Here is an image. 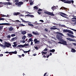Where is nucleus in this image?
<instances>
[{"label": "nucleus", "instance_id": "cd10ccee", "mask_svg": "<svg viewBox=\"0 0 76 76\" xmlns=\"http://www.w3.org/2000/svg\"><path fill=\"white\" fill-rule=\"evenodd\" d=\"M10 23H3V25H10Z\"/></svg>", "mask_w": 76, "mask_h": 76}, {"label": "nucleus", "instance_id": "f03ea898", "mask_svg": "<svg viewBox=\"0 0 76 76\" xmlns=\"http://www.w3.org/2000/svg\"><path fill=\"white\" fill-rule=\"evenodd\" d=\"M23 3V2L22 1L19 2H16L15 4L16 6H18V7H21V5H22Z\"/></svg>", "mask_w": 76, "mask_h": 76}, {"label": "nucleus", "instance_id": "9b49d317", "mask_svg": "<svg viewBox=\"0 0 76 76\" xmlns=\"http://www.w3.org/2000/svg\"><path fill=\"white\" fill-rule=\"evenodd\" d=\"M23 46L25 48H28V47H29V45L28 44H26V43H25V44L23 45Z\"/></svg>", "mask_w": 76, "mask_h": 76}, {"label": "nucleus", "instance_id": "6e6d98bb", "mask_svg": "<svg viewBox=\"0 0 76 76\" xmlns=\"http://www.w3.org/2000/svg\"><path fill=\"white\" fill-rule=\"evenodd\" d=\"M7 53H9V52H4V54H5V53L7 54Z\"/></svg>", "mask_w": 76, "mask_h": 76}, {"label": "nucleus", "instance_id": "e2e57ef3", "mask_svg": "<svg viewBox=\"0 0 76 76\" xmlns=\"http://www.w3.org/2000/svg\"><path fill=\"white\" fill-rule=\"evenodd\" d=\"M20 16H24V15L22 14H20Z\"/></svg>", "mask_w": 76, "mask_h": 76}, {"label": "nucleus", "instance_id": "6ab92c4d", "mask_svg": "<svg viewBox=\"0 0 76 76\" xmlns=\"http://www.w3.org/2000/svg\"><path fill=\"white\" fill-rule=\"evenodd\" d=\"M50 29H51V30H56V29H57V30H59L58 28H54L53 27H51L50 28Z\"/></svg>", "mask_w": 76, "mask_h": 76}, {"label": "nucleus", "instance_id": "c9c22d12", "mask_svg": "<svg viewBox=\"0 0 76 76\" xmlns=\"http://www.w3.org/2000/svg\"><path fill=\"white\" fill-rule=\"evenodd\" d=\"M34 48H35V49L36 50H38V49H39L37 47H34Z\"/></svg>", "mask_w": 76, "mask_h": 76}, {"label": "nucleus", "instance_id": "9d476101", "mask_svg": "<svg viewBox=\"0 0 76 76\" xmlns=\"http://www.w3.org/2000/svg\"><path fill=\"white\" fill-rule=\"evenodd\" d=\"M13 15H14L17 16V15H20V13L17 12H14L13 13Z\"/></svg>", "mask_w": 76, "mask_h": 76}, {"label": "nucleus", "instance_id": "dca6fc26", "mask_svg": "<svg viewBox=\"0 0 76 76\" xmlns=\"http://www.w3.org/2000/svg\"><path fill=\"white\" fill-rule=\"evenodd\" d=\"M17 47H19V48H21V47H23V48H24L23 45H18Z\"/></svg>", "mask_w": 76, "mask_h": 76}, {"label": "nucleus", "instance_id": "58836bf2", "mask_svg": "<svg viewBox=\"0 0 76 76\" xmlns=\"http://www.w3.org/2000/svg\"><path fill=\"white\" fill-rule=\"evenodd\" d=\"M28 25H29V26H33V24H32L31 23H28Z\"/></svg>", "mask_w": 76, "mask_h": 76}, {"label": "nucleus", "instance_id": "7c9ffc66", "mask_svg": "<svg viewBox=\"0 0 76 76\" xmlns=\"http://www.w3.org/2000/svg\"><path fill=\"white\" fill-rule=\"evenodd\" d=\"M3 26H0V31H1L3 29Z\"/></svg>", "mask_w": 76, "mask_h": 76}, {"label": "nucleus", "instance_id": "b1692460", "mask_svg": "<svg viewBox=\"0 0 76 76\" xmlns=\"http://www.w3.org/2000/svg\"><path fill=\"white\" fill-rule=\"evenodd\" d=\"M31 41H33L32 40V38H30V39H29L28 41H27L28 42H31Z\"/></svg>", "mask_w": 76, "mask_h": 76}, {"label": "nucleus", "instance_id": "7ed1b4c3", "mask_svg": "<svg viewBox=\"0 0 76 76\" xmlns=\"http://www.w3.org/2000/svg\"><path fill=\"white\" fill-rule=\"evenodd\" d=\"M44 13L46 14H47V15H50V16H54V14L53 13L49 12L48 11H45Z\"/></svg>", "mask_w": 76, "mask_h": 76}, {"label": "nucleus", "instance_id": "5701e85b", "mask_svg": "<svg viewBox=\"0 0 76 76\" xmlns=\"http://www.w3.org/2000/svg\"><path fill=\"white\" fill-rule=\"evenodd\" d=\"M19 27H21L22 26H25V25L22 24L20 23L19 24Z\"/></svg>", "mask_w": 76, "mask_h": 76}, {"label": "nucleus", "instance_id": "680f3d73", "mask_svg": "<svg viewBox=\"0 0 76 76\" xmlns=\"http://www.w3.org/2000/svg\"><path fill=\"white\" fill-rule=\"evenodd\" d=\"M8 53H9L10 54H13L12 52H9Z\"/></svg>", "mask_w": 76, "mask_h": 76}, {"label": "nucleus", "instance_id": "13d9d810", "mask_svg": "<svg viewBox=\"0 0 76 76\" xmlns=\"http://www.w3.org/2000/svg\"><path fill=\"white\" fill-rule=\"evenodd\" d=\"M42 10L41 9H39L38 10V11H42Z\"/></svg>", "mask_w": 76, "mask_h": 76}, {"label": "nucleus", "instance_id": "2f4dec72", "mask_svg": "<svg viewBox=\"0 0 76 76\" xmlns=\"http://www.w3.org/2000/svg\"><path fill=\"white\" fill-rule=\"evenodd\" d=\"M32 33L33 34H34V35H38V33H36L35 32H34V31H33L32 32Z\"/></svg>", "mask_w": 76, "mask_h": 76}, {"label": "nucleus", "instance_id": "423d86ee", "mask_svg": "<svg viewBox=\"0 0 76 76\" xmlns=\"http://www.w3.org/2000/svg\"><path fill=\"white\" fill-rule=\"evenodd\" d=\"M61 40V41L60 42H62V44H64V45H67V42H66V41L63 40V39Z\"/></svg>", "mask_w": 76, "mask_h": 76}, {"label": "nucleus", "instance_id": "c03bdc74", "mask_svg": "<svg viewBox=\"0 0 76 76\" xmlns=\"http://www.w3.org/2000/svg\"><path fill=\"white\" fill-rule=\"evenodd\" d=\"M69 29H72V30L73 31H75L76 32V30L74 29H73L71 28H69Z\"/></svg>", "mask_w": 76, "mask_h": 76}, {"label": "nucleus", "instance_id": "8fccbe9b", "mask_svg": "<svg viewBox=\"0 0 76 76\" xmlns=\"http://www.w3.org/2000/svg\"><path fill=\"white\" fill-rule=\"evenodd\" d=\"M38 13L39 15H41V12L38 11L37 12Z\"/></svg>", "mask_w": 76, "mask_h": 76}, {"label": "nucleus", "instance_id": "603ef678", "mask_svg": "<svg viewBox=\"0 0 76 76\" xmlns=\"http://www.w3.org/2000/svg\"><path fill=\"white\" fill-rule=\"evenodd\" d=\"M62 27H64V28H66V26L63 25H62Z\"/></svg>", "mask_w": 76, "mask_h": 76}, {"label": "nucleus", "instance_id": "774afa93", "mask_svg": "<svg viewBox=\"0 0 76 76\" xmlns=\"http://www.w3.org/2000/svg\"><path fill=\"white\" fill-rule=\"evenodd\" d=\"M72 19H75V20H76V18H72Z\"/></svg>", "mask_w": 76, "mask_h": 76}, {"label": "nucleus", "instance_id": "4be33fe9", "mask_svg": "<svg viewBox=\"0 0 76 76\" xmlns=\"http://www.w3.org/2000/svg\"><path fill=\"white\" fill-rule=\"evenodd\" d=\"M26 34V32L25 31H24L21 32V34H23V35H25Z\"/></svg>", "mask_w": 76, "mask_h": 76}, {"label": "nucleus", "instance_id": "5fc2aeb1", "mask_svg": "<svg viewBox=\"0 0 76 76\" xmlns=\"http://www.w3.org/2000/svg\"><path fill=\"white\" fill-rule=\"evenodd\" d=\"M11 37L10 36V35H8L7 36V38H11Z\"/></svg>", "mask_w": 76, "mask_h": 76}, {"label": "nucleus", "instance_id": "4c0bfd02", "mask_svg": "<svg viewBox=\"0 0 76 76\" xmlns=\"http://www.w3.org/2000/svg\"><path fill=\"white\" fill-rule=\"evenodd\" d=\"M58 33L59 35H61V36H64V35H63V34L60 32H58Z\"/></svg>", "mask_w": 76, "mask_h": 76}, {"label": "nucleus", "instance_id": "c85d7f7f", "mask_svg": "<svg viewBox=\"0 0 76 76\" xmlns=\"http://www.w3.org/2000/svg\"><path fill=\"white\" fill-rule=\"evenodd\" d=\"M26 38V36H24L23 37H22V39L23 40H25V39Z\"/></svg>", "mask_w": 76, "mask_h": 76}, {"label": "nucleus", "instance_id": "e433bc0d", "mask_svg": "<svg viewBox=\"0 0 76 76\" xmlns=\"http://www.w3.org/2000/svg\"><path fill=\"white\" fill-rule=\"evenodd\" d=\"M17 53H18V52H17V51H15L14 52H12V54H17Z\"/></svg>", "mask_w": 76, "mask_h": 76}, {"label": "nucleus", "instance_id": "79ce46f5", "mask_svg": "<svg viewBox=\"0 0 76 76\" xmlns=\"http://www.w3.org/2000/svg\"><path fill=\"white\" fill-rule=\"evenodd\" d=\"M30 5H32L34 4V3H33V2H31V1L30 2Z\"/></svg>", "mask_w": 76, "mask_h": 76}, {"label": "nucleus", "instance_id": "4d7b16f0", "mask_svg": "<svg viewBox=\"0 0 76 76\" xmlns=\"http://www.w3.org/2000/svg\"><path fill=\"white\" fill-rule=\"evenodd\" d=\"M13 44H14V45H17L16 44V42H14Z\"/></svg>", "mask_w": 76, "mask_h": 76}, {"label": "nucleus", "instance_id": "2eb2a0df", "mask_svg": "<svg viewBox=\"0 0 76 76\" xmlns=\"http://www.w3.org/2000/svg\"><path fill=\"white\" fill-rule=\"evenodd\" d=\"M66 39L69 40L70 41H75L74 40H73L72 39H71L70 38H67Z\"/></svg>", "mask_w": 76, "mask_h": 76}, {"label": "nucleus", "instance_id": "20e7f679", "mask_svg": "<svg viewBox=\"0 0 76 76\" xmlns=\"http://www.w3.org/2000/svg\"><path fill=\"white\" fill-rule=\"evenodd\" d=\"M59 15H61V16L63 17V18H66V14H65L64 13H63V12H60L59 13Z\"/></svg>", "mask_w": 76, "mask_h": 76}, {"label": "nucleus", "instance_id": "a19ab883", "mask_svg": "<svg viewBox=\"0 0 76 76\" xmlns=\"http://www.w3.org/2000/svg\"><path fill=\"white\" fill-rule=\"evenodd\" d=\"M4 18H0V20H4Z\"/></svg>", "mask_w": 76, "mask_h": 76}, {"label": "nucleus", "instance_id": "338daca9", "mask_svg": "<svg viewBox=\"0 0 76 76\" xmlns=\"http://www.w3.org/2000/svg\"><path fill=\"white\" fill-rule=\"evenodd\" d=\"M26 16H30V15L28 14L27 15H26Z\"/></svg>", "mask_w": 76, "mask_h": 76}, {"label": "nucleus", "instance_id": "49530a36", "mask_svg": "<svg viewBox=\"0 0 76 76\" xmlns=\"http://www.w3.org/2000/svg\"><path fill=\"white\" fill-rule=\"evenodd\" d=\"M12 46H13V47L14 48H15V47H16V46H17V45H13Z\"/></svg>", "mask_w": 76, "mask_h": 76}, {"label": "nucleus", "instance_id": "a211bd4d", "mask_svg": "<svg viewBox=\"0 0 76 76\" xmlns=\"http://www.w3.org/2000/svg\"><path fill=\"white\" fill-rule=\"evenodd\" d=\"M57 38L60 41H61V40L63 39L62 38H61L60 37V36H58Z\"/></svg>", "mask_w": 76, "mask_h": 76}, {"label": "nucleus", "instance_id": "09e8293b", "mask_svg": "<svg viewBox=\"0 0 76 76\" xmlns=\"http://www.w3.org/2000/svg\"><path fill=\"white\" fill-rule=\"evenodd\" d=\"M48 50V49H47V48H45L44 50V51H47Z\"/></svg>", "mask_w": 76, "mask_h": 76}, {"label": "nucleus", "instance_id": "0eeeda50", "mask_svg": "<svg viewBox=\"0 0 76 76\" xmlns=\"http://www.w3.org/2000/svg\"><path fill=\"white\" fill-rule=\"evenodd\" d=\"M34 42H35L34 43L35 44H39L40 43V41L39 40H37V39H35L34 40Z\"/></svg>", "mask_w": 76, "mask_h": 76}, {"label": "nucleus", "instance_id": "393cba45", "mask_svg": "<svg viewBox=\"0 0 76 76\" xmlns=\"http://www.w3.org/2000/svg\"><path fill=\"white\" fill-rule=\"evenodd\" d=\"M0 46L1 47H4V49H5L6 48V46H4V45H2L0 43Z\"/></svg>", "mask_w": 76, "mask_h": 76}, {"label": "nucleus", "instance_id": "f257e3e1", "mask_svg": "<svg viewBox=\"0 0 76 76\" xmlns=\"http://www.w3.org/2000/svg\"><path fill=\"white\" fill-rule=\"evenodd\" d=\"M62 2H64L65 3H68V4H70L71 3H72V4L74 3V1L73 0L71 1H66V0H61Z\"/></svg>", "mask_w": 76, "mask_h": 76}, {"label": "nucleus", "instance_id": "37998d69", "mask_svg": "<svg viewBox=\"0 0 76 76\" xmlns=\"http://www.w3.org/2000/svg\"><path fill=\"white\" fill-rule=\"evenodd\" d=\"M15 39H16V38H12L11 39V41H14V40H15Z\"/></svg>", "mask_w": 76, "mask_h": 76}, {"label": "nucleus", "instance_id": "6e6552de", "mask_svg": "<svg viewBox=\"0 0 76 76\" xmlns=\"http://www.w3.org/2000/svg\"><path fill=\"white\" fill-rule=\"evenodd\" d=\"M67 35H68V36H69V37H71V38H74L75 37V36H74L73 35H72L71 34L67 33Z\"/></svg>", "mask_w": 76, "mask_h": 76}, {"label": "nucleus", "instance_id": "f704fd0d", "mask_svg": "<svg viewBox=\"0 0 76 76\" xmlns=\"http://www.w3.org/2000/svg\"><path fill=\"white\" fill-rule=\"evenodd\" d=\"M28 36L29 37H32V35L31 34H28Z\"/></svg>", "mask_w": 76, "mask_h": 76}, {"label": "nucleus", "instance_id": "ea45409f", "mask_svg": "<svg viewBox=\"0 0 76 76\" xmlns=\"http://www.w3.org/2000/svg\"><path fill=\"white\" fill-rule=\"evenodd\" d=\"M15 36H16V35L15 34H12L11 35L12 37H15Z\"/></svg>", "mask_w": 76, "mask_h": 76}, {"label": "nucleus", "instance_id": "0e129e2a", "mask_svg": "<svg viewBox=\"0 0 76 76\" xmlns=\"http://www.w3.org/2000/svg\"><path fill=\"white\" fill-rule=\"evenodd\" d=\"M40 22H44V20H39Z\"/></svg>", "mask_w": 76, "mask_h": 76}, {"label": "nucleus", "instance_id": "1a4fd4ad", "mask_svg": "<svg viewBox=\"0 0 76 76\" xmlns=\"http://www.w3.org/2000/svg\"><path fill=\"white\" fill-rule=\"evenodd\" d=\"M4 3H5V2L2 3V2H1L0 7H3L4 5H5Z\"/></svg>", "mask_w": 76, "mask_h": 76}, {"label": "nucleus", "instance_id": "f3484780", "mask_svg": "<svg viewBox=\"0 0 76 76\" xmlns=\"http://www.w3.org/2000/svg\"><path fill=\"white\" fill-rule=\"evenodd\" d=\"M68 33H69V34H72V35H73L74 34L73 32L72 31H70V30H68Z\"/></svg>", "mask_w": 76, "mask_h": 76}, {"label": "nucleus", "instance_id": "864d4df0", "mask_svg": "<svg viewBox=\"0 0 76 76\" xmlns=\"http://www.w3.org/2000/svg\"><path fill=\"white\" fill-rule=\"evenodd\" d=\"M59 26H62V25H61V24L59 23L58 24Z\"/></svg>", "mask_w": 76, "mask_h": 76}, {"label": "nucleus", "instance_id": "72a5a7b5", "mask_svg": "<svg viewBox=\"0 0 76 76\" xmlns=\"http://www.w3.org/2000/svg\"><path fill=\"white\" fill-rule=\"evenodd\" d=\"M34 7V9H35L36 10H37V9H38V7H37V6H35L34 7Z\"/></svg>", "mask_w": 76, "mask_h": 76}, {"label": "nucleus", "instance_id": "bb28decb", "mask_svg": "<svg viewBox=\"0 0 76 76\" xmlns=\"http://www.w3.org/2000/svg\"><path fill=\"white\" fill-rule=\"evenodd\" d=\"M50 52H52V53H54V52H55V49H52L50 50Z\"/></svg>", "mask_w": 76, "mask_h": 76}, {"label": "nucleus", "instance_id": "c756f323", "mask_svg": "<svg viewBox=\"0 0 76 76\" xmlns=\"http://www.w3.org/2000/svg\"><path fill=\"white\" fill-rule=\"evenodd\" d=\"M47 52H43V51H42V56H44V55H43V54H47Z\"/></svg>", "mask_w": 76, "mask_h": 76}, {"label": "nucleus", "instance_id": "f8f14e48", "mask_svg": "<svg viewBox=\"0 0 76 76\" xmlns=\"http://www.w3.org/2000/svg\"><path fill=\"white\" fill-rule=\"evenodd\" d=\"M4 4L5 5H7V4H9V5H12V3H10V2H5Z\"/></svg>", "mask_w": 76, "mask_h": 76}, {"label": "nucleus", "instance_id": "412c9836", "mask_svg": "<svg viewBox=\"0 0 76 76\" xmlns=\"http://www.w3.org/2000/svg\"><path fill=\"white\" fill-rule=\"evenodd\" d=\"M71 52H72V53H75V52H76V50H75V49L72 48V49Z\"/></svg>", "mask_w": 76, "mask_h": 76}, {"label": "nucleus", "instance_id": "69168bd1", "mask_svg": "<svg viewBox=\"0 0 76 76\" xmlns=\"http://www.w3.org/2000/svg\"><path fill=\"white\" fill-rule=\"evenodd\" d=\"M72 22H76V20H72Z\"/></svg>", "mask_w": 76, "mask_h": 76}, {"label": "nucleus", "instance_id": "ddd939ff", "mask_svg": "<svg viewBox=\"0 0 76 76\" xmlns=\"http://www.w3.org/2000/svg\"><path fill=\"white\" fill-rule=\"evenodd\" d=\"M9 31H12L13 30V28L12 27H10L8 29Z\"/></svg>", "mask_w": 76, "mask_h": 76}, {"label": "nucleus", "instance_id": "4468645a", "mask_svg": "<svg viewBox=\"0 0 76 76\" xmlns=\"http://www.w3.org/2000/svg\"><path fill=\"white\" fill-rule=\"evenodd\" d=\"M51 9L53 10L54 11L55 9H57V8H56V7L55 6H54L53 5V6L52 7H51Z\"/></svg>", "mask_w": 76, "mask_h": 76}, {"label": "nucleus", "instance_id": "de8ad7c7", "mask_svg": "<svg viewBox=\"0 0 76 76\" xmlns=\"http://www.w3.org/2000/svg\"><path fill=\"white\" fill-rule=\"evenodd\" d=\"M30 17L31 18H34V16L32 15H30Z\"/></svg>", "mask_w": 76, "mask_h": 76}, {"label": "nucleus", "instance_id": "39448f33", "mask_svg": "<svg viewBox=\"0 0 76 76\" xmlns=\"http://www.w3.org/2000/svg\"><path fill=\"white\" fill-rule=\"evenodd\" d=\"M4 44L5 47H6L7 48H9L10 46H11V44H10L9 43L5 42Z\"/></svg>", "mask_w": 76, "mask_h": 76}, {"label": "nucleus", "instance_id": "a878e982", "mask_svg": "<svg viewBox=\"0 0 76 76\" xmlns=\"http://www.w3.org/2000/svg\"><path fill=\"white\" fill-rule=\"evenodd\" d=\"M68 30L67 29H64L63 30L64 32H68Z\"/></svg>", "mask_w": 76, "mask_h": 76}, {"label": "nucleus", "instance_id": "052dcab7", "mask_svg": "<svg viewBox=\"0 0 76 76\" xmlns=\"http://www.w3.org/2000/svg\"><path fill=\"white\" fill-rule=\"evenodd\" d=\"M53 25H58V24H56V23H53Z\"/></svg>", "mask_w": 76, "mask_h": 76}, {"label": "nucleus", "instance_id": "bf43d9fd", "mask_svg": "<svg viewBox=\"0 0 76 76\" xmlns=\"http://www.w3.org/2000/svg\"><path fill=\"white\" fill-rule=\"evenodd\" d=\"M45 31H48V29L47 28H45Z\"/></svg>", "mask_w": 76, "mask_h": 76}, {"label": "nucleus", "instance_id": "3c124183", "mask_svg": "<svg viewBox=\"0 0 76 76\" xmlns=\"http://www.w3.org/2000/svg\"><path fill=\"white\" fill-rule=\"evenodd\" d=\"M35 24H36L37 25H38V23H37V21L35 22Z\"/></svg>", "mask_w": 76, "mask_h": 76}, {"label": "nucleus", "instance_id": "473e14b6", "mask_svg": "<svg viewBox=\"0 0 76 76\" xmlns=\"http://www.w3.org/2000/svg\"><path fill=\"white\" fill-rule=\"evenodd\" d=\"M21 20H22L23 22H24V23H26V22H27V21H26L24 20H23V19L22 18H20Z\"/></svg>", "mask_w": 76, "mask_h": 76}, {"label": "nucleus", "instance_id": "a18cd8bd", "mask_svg": "<svg viewBox=\"0 0 76 76\" xmlns=\"http://www.w3.org/2000/svg\"><path fill=\"white\" fill-rule=\"evenodd\" d=\"M47 72H46L45 73L44 75V76H48V75H47Z\"/></svg>", "mask_w": 76, "mask_h": 76}, {"label": "nucleus", "instance_id": "aec40b11", "mask_svg": "<svg viewBox=\"0 0 76 76\" xmlns=\"http://www.w3.org/2000/svg\"><path fill=\"white\" fill-rule=\"evenodd\" d=\"M61 9L62 10H63V9H64V10H66V9H67V8L62 7H61V8H60V10H61Z\"/></svg>", "mask_w": 76, "mask_h": 76}]
</instances>
